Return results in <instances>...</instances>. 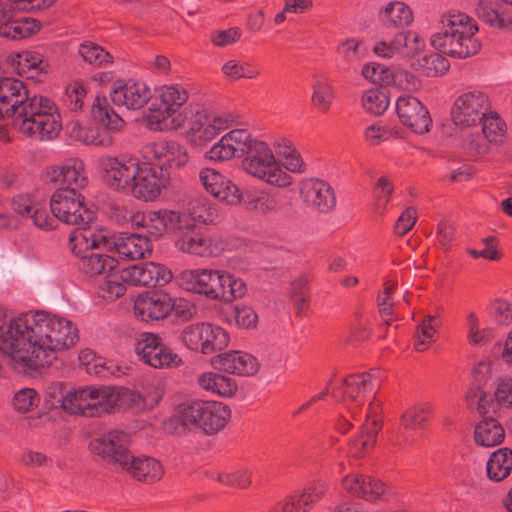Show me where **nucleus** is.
I'll return each instance as SVG.
<instances>
[{"label":"nucleus","instance_id":"52","mask_svg":"<svg viewBox=\"0 0 512 512\" xmlns=\"http://www.w3.org/2000/svg\"><path fill=\"white\" fill-rule=\"evenodd\" d=\"M439 322L436 317L428 315L416 328L414 347L417 351H425L433 342Z\"/></svg>","mask_w":512,"mask_h":512},{"label":"nucleus","instance_id":"55","mask_svg":"<svg viewBox=\"0 0 512 512\" xmlns=\"http://www.w3.org/2000/svg\"><path fill=\"white\" fill-rule=\"evenodd\" d=\"M328 491V484L322 480H316L308 484L296 498L304 512H308L311 507L320 501Z\"/></svg>","mask_w":512,"mask_h":512},{"label":"nucleus","instance_id":"24","mask_svg":"<svg viewBox=\"0 0 512 512\" xmlns=\"http://www.w3.org/2000/svg\"><path fill=\"white\" fill-rule=\"evenodd\" d=\"M133 309L138 319L149 323L169 316L174 309V303L165 292L148 291L137 296Z\"/></svg>","mask_w":512,"mask_h":512},{"label":"nucleus","instance_id":"36","mask_svg":"<svg viewBox=\"0 0 512 512\" xmlns=\"http://www.w3.org/2000/svg\"><path fill=\"white\" fill-rule=\"evenodd\" d=\"M475 12L477 17L488 26L501 31H512V12L499 7L492 0H479Z\"/></svg>","mask_w":512,"mask_h":512},{"label":"nucleus","instance_id":"28","mask_svg":"<svg viewBox=\"0 0 512 512\" xmlns=\"http://www.w3.org/2000/svg\"><path fill=\"white\" fill-rule=\"evenodd\" d=\"M300 196L309 206L321 213H328L336 206V195L329 183L326 181L310 178L302 181Z\"/></svg>","mask_w":512,"mask_h":512},{"label":"nucleus","instance_id":"58","mask_svg":"<svg viewBox=\"0 0 512 512\" xmlns=\"http://www.w3.org/2000/svg\"><path fill=\"white\" fill-rule=\"evenodd\" d=\"M430 414L428 404H419L408 408L401 416V423L406 429H420Z\"/></svg>","mask_w":512,"mask_h":512},{"label":"nucleus","instance_id":"17","mask_svg":"<svg viewBox=\"0 0 512 512\" xmlns=\"http://www.w3.org/2000/svg\"><path fill=\"white\" fill-rule=\"evenodd\" d=\"M99 167L107 184L115 190H131L139 173L137 159L120 155H105L98 160Z\"/></svg>","mask_w":512,"mask_h":512},{"label":"nucleus","instance_id":"56","mask_svg":"<svg viewBox=\"0 0 512 512\" xmlns=\"http://www.w3.org/2000/svg\"><path fill=\"white\" fill-rule=\"evenodd\" d=\"M78 53L85 62L94 66L110 63L112 59L110 54L101 46L90 41L80 44Z\"/></svg>","mask_w":512,"mask_h":512},{"label":"nucleus","instance_id":"50","mask_svg":"<svg viewBox=\"0 0 512 512\" xmlns=\"http://www.w3.org/2000/svg\"><path fill=\"white\" fill-rule=\"evenodd\" d=\"M163 338L156 333H140L134 341V352L144 364H147L150 357L155 353Z\"/></svg>","mask_w":512,"mask_h":512},{"label":"nucleus","instance_id":"16","mask_svg":"<svg viewBox=\"0 0 512 512\" xmlns=\"http://www.w3.org/2000/svg\"><path fill=\"white\" fill-rule=\"evenodd\" d=\"M105 386H86L68 391L57 402L70 414L98 417L105 414Z\"/></svg>","mask_w":512,"mask_h":512},{"label":"nucleus","instance_id":"6","mask_svg":"<svg viewBox=\"0 0 512 512\" xmlns=\"http://www.w3.org/2000/svg\"><path fill=\"white\" fill-rule=\"evenodd\" d=\"M242 168L251 177L270 186L287 188L293 184V177L285 171L272 147L261 139L242 160Z\"/></svg>","mask_w":512,"mask_h":512},{"label":"nucleus","instance_id":"14","mask_svg":"<svg viewBox=\"0 0 512 512\" xmlns=\"http://www.w3.org/2000/svg\"><path fill=\"white\" fill-rule=\"evenodd\" d=\"M130 435L122 430L104 432L90 441L89 448L92 454L101 458L106 464L115 466L120 470L131 455L129 446Z\"/></svg>","mask_w":512,"mask_h":512},{"label":"nucleus","instance_id":"7","mask_svg":"<svg viewBox=\"0 0 512 512\" xmlns=\"http://www.w3.org/2000/svg\"><path fill=\"white\" fill-rule=\"evenodd\" d=\"M174 234V248L182 254L209 258L217 257L225 250L224 241L202 231L198 225L194 224V218L187 211H183Z\"/></svg>","mask_w":512,"mask_h":512},{"label":"nucleus","instance_id":"10","mask_svg":"<svg viewBox=\"0 0 512 512\" xmlns=\"http://www.w3.org/2000/svg\"><path fill=\"white\" fill-rule=\"evenodd\" d=\"M182 344L189 350L210 355L228 347V332L208 322L193 323L185 326L180 334Z\"/></svg>","mask_w":512,"mask_h":512},{"label":"nucleus","instance_id":"46","mask_svg":"<svg viewBox=\"0 0 512 512\" xmlns=\"http://www.w3.org/2000/svg\"><path fill=\"white\" fill-rule=\"evenodd\" d=\"M335 88L325 80H316L312 85L311 105L321 113H327L335 99Z\"/></svg>","mask_w":512,"mask_h":512},{"label":"nucleus","instance_id":"51","mask_svg":"<svg viewBox=\"0 0 512 512\" xmlns=\"http://www.w3.org/2000/svg\"><path fill=\"white\" fill-rule=\"evenodd\" d=\"M480 123H482V133L490 143L499 144L503 142L507 127L497 113L487 112Z\"/></svg>","mask_w":512,"mask_h":512},{"label":"nucleus","instance_id":"41","mask_svg":"<svg viewBox=\"0 0 512 512\" xmlns=\"http://www.w3.org/2000/svg\"><path fill=\"white\" fill-rule=\"evenodd\" d=\"M218 285L215 301L224 303H231L242 298L247 290L246 284L241 278L226 270H220Z\"/></svg>","mask_w":512,"mask_h":512},{"label":"nucleus","instance_id":"25","mask_svg":"<svg viewBox=\"0 0 512 512\" xmlns=\"http://www.w3.org/2000/svg\"><path fill=\"white\" fill-rule=\"evenodd\" d=\"M47 176L52 182L63 185L60 189H73L75 192H81L89 182L85 163L77 157L49 167Z\"/></svg>","mask_w":512,"mask_h":512},{"label":"nucleus","instance_id":"30","mask_svg":"<svg viewBox=\"0 0 512 512\" xmlns=\"http://www.w3.org/2000/svg\"><path fill=\"white\" fill-rule=\"evenodd\" d=\"M29 97L24 83L15 78L0 79V119L13 117Z\"/></svg>","mask_w":512,"mask_h":512},{"label":"nucleus","instance_id":"3","mask_svg":"<svg viewBox=\"0 0 512 512\" xmlns=\"http://www.w3.org/2000/svg\"><path fill=\"white\" fill-rule=\"evenodd\" d=\"M14 128L37 141L56 138L61 129V118L55 103L42 95L29 96L12 119Z\"/></svg>","mask_w":512,"mask_h":512},{"label":"nucleus","instance_id":"19","mask_svg":"<svg viewBox=\"0 0 512 512\" xmlns=\"http://www.w3.org/2000/svg\"><path fill=\"white\" fill-rule=\"evenodd\" d=\"M170 185L171 177L168 172H163L144 161L142 165L139 164V173H137L131 191L138 199L154 201Z\"/></svg>","mask_w":512,"mask_h":512},{"label":"nucleus","instance_id":"37","mask_svg":"<svg viewBox=\"0 0 512 512\" xmlns=\"http://www.w3.org/2000/svg\"><path fill=\"white\" fill-rule=\"evenodd\" d=\"M198 386L210 393L222 398H230L237 392V382L223 373L216 371H207L197 377Z\"/></svg>","mask_w":512,"mask_h":512},{"label":"nucleus","instance_id":"61","mask_svg":"<svg viewBox=\"0 0 512 512\" xmlns=\"http://www.w3.org/2000/svg\"><path fill=\"white\" fill-rule=\"evenodd\" d=\"M254 208L264 215L282 212L285 208V197L278 193L260 196L255 200Z\"/></svg>","mask_w":512,"mask_h":512},{"label":"nucleus","instance_id":"31","mask_svg":"<svg viewBox=\"0 0 512 512\" xmlns=\"http://www.w3.org/2000/svg\"><path fill=\"white\" fill-rule=\"evenodd\" d=\"M121 471L127 472L133 479L146 484L160 481L165 474V468L158 459L145 455L136 457L132 454Z\"/></svg>","mask_w":512,"mask_h":512},{"label":"nucleus","instance_id":"1","mask_svg":"<svg viewBox=\"0 0 512 512\" xmlns=\"http://www.w3.org/2000/svg\"><path fill=\"white\" fill-rule=\"evenodd\" d=\"M77 340L76 326L64 317L37 312L8 319L0 309V351L19 372L52 364Z\"/></svg>","mask_w":512,"mask_h":512},{"label":"nucleus","instance_id":"33","mask_svg":"<svg viewBox=\"0 0 512 512\" xmlns=\"http://www.w3.org/2000/svg\"><path fill=\"white\" fill-rule=\"evenodd\" d=\"M105 414L130 408L143 409L145 398L138 392L125 387L105 386Z\"/></svg>","mask_w":512,"mask_h":512},{"label":"nucleus","instance_id":"2","mask_svg":"<svg viewBox=\"0 0 512 512\" xmlns=\"http://www.w3.org/2000/svg\"><path fill=\"white\" fill-rule=\"evenodd\" d=\"M479 26L470 15L449 10L439 15L435 31L430 36V45L437 51L418 60V67L428 77L444 75L450 63L445 55L466 59L479 53L482 43L477 37Z\"/></svg>","mask_w":512,"mask_h":512},{"label":"nucleus","instance_id":"8","mask_svg":"<svg viewBox=\"0 0 512 512\" xmlns=\"http://www.w3.org/2000/svg\"><path fill=\"white\" fill-rule=\"evenodd\" d=\"M379 387L380 380L375 372L350 375L344 380L342 394L348 405L349 417L352 420L364 418L370 402H373L379 408V405L373 399H370V397L376 395Z\"/></svg>","mask_w":512,"mask_h":512},{"label":"nucleus","instance_id":"32","mask_svg":"<svg viewBox=\"0 0 512 512\" xmlns=\"http://www.w3.org/2000/svg\"><path fill=\"white\" fill-rule=\"evenodd\" d=\"M131 273L132 285L139 286H164L172 278V272L163 264L147 262L128 267Z\"/></svg>","mask_w":512,"mask_h":512},{"label":"nucleus","instance_id":"11","mask_svg":"<svg viewBox=\"0 0 512 512\" xmlns=\"http://www.w3.org/2000/svg\"><path fill=\"white\" fill-rule=\"evenodd\" d=\"M234 122L231 114L198 111L189 122L186 140L194 148H204L221 132L232 127Z\"/></svg>","mask_w":512,"mask_h":512},{"label":"nucleus","instance_id":"64","mask_svg":"<svg viewBox=\"0 0 512 512\" xmlns=\"http://www.w3.org/2000/svg\"><path fill=\"white\" fill-rule=\"evenodd\" d=\"M194 218V224L202 223L205 225L214 224L219 220V212L215 205L206 202L200 206H195L192 210H186Z\"/></svg>","mask_w":512,"mask_h":512},{"label":"nucleus","instance_id":"29","mask_svg":"<svg viewBox=\"0 0 512 512\" xmlns=\"http://www.w3.org/2000/svg\"><path fill=\"white\" fill-rule=\"evenodd\" d=\"M211 365L218 371L238 376H252L259 370L258 360L251 354L232 350L211 358Z\"/></svg>","mask_w":512,"mask_h":512},{"label":"nucleus","instance_id":"57","mask_svg":"<svg viewBox=\"0 0 512 512\" xmlns=\"http://www.w3.org/2000/svg\"><path fill=\"white\" fill-rule=\"evenodd\" d=\"M216 480L224 485L239 489H246L252 483V471L241 468L233 471H225L217 474Z\"/></svg>","mask_w":512,"mask_h":512},{"label":"nucleus","instance_id":"5","mask_svg":"<svg viewBox=\"0 0 512 512\" xmlns=\"http://www.w3.org/2000/svg\"><path fill=\"white\" fill-rule=\"evenodd\" d=\"M231 418L230 408L219 401L194 399L176 407L175 420L188 430H198L207 436L222 431Z\"/></svg>","mask_w":512,"mask_h":512},{"label":"nucleus","instance_id":"43","mask_svg":"<svg viewBox=\"0 0 512 512\" xmlns=\"http://www.w3.org/2000/svg\"><path fill=\"white\" fill-rule=\"evenodd\" d=\"M396 57L402 59H413L424 48L425 43L421 36L412 30L399 32L392 38Z\"/></svg>","mask_w":512,"mask_h":512},{"label":"nucleus","instance_id":"15","mask_svg":"<svg viewBox=\"0 0 512 512\" xmlns=\"http://www.w3.org/2000/svg\"><path fill=\"white\" fill-rule=\"evenodd\" d=\"M142 159L163 172L170 169H182L188 165L190 154L188 149L174 140L151 142L141 149Z\"/></svg>","mask_w":512,"mask_h":512},{"label":"nucleus","instance_id":"20","mask_svg":"<svg viewBox=\"0 0 512 512\" xmlns=\"http://www.w3.org/2000/svg\"><path fill=\"white\" fill-rule=\"evenodd\" d=\"M360 424V431L348 443V454L352 458H364L375 446L378 432L381 429L378 407L370 402L369 408L361 420H354Z\"/></svg>","mask_w":512,"mask_h":512},{"label":"nucleus","instance_id":"63","mask_svg":"<svg viewBox=\"0 0 512 512\" xmlns=\"http://www.w3.org/2000/svg\"><path fill=\"white\" fill-rule=\"evenodd\" d=\"M376 205L385 209L394 193V181L389 176H380L373 188Z\"/></svg>","mask_w":512,"mask_h":512},{"label":"nucleus","instance_id":"18","mask_svg":"<svg viewBox=\"0 0 512 512\" xmlns=\"http://www.w3.org/2000/svg\"><path fill=\"white\" fill-rule=\"evenodd\" d=\"M343 489L350 495L368 503L386 502L393 495L391 488L382 480L362 473H349L341 480Z\"/></svg>","mask_w":512,"mask_h":512},{"label":"nucleus","instance_id":"35","mask_svg":"<svg viewBox=\"0 0 512 512\" xmlns=\"http://www.w3.org/2000/svg\"><path fill=\"white\" fill-rule=\"evenodd\" d=\"M187 120L184 111H176L166 106L151 107L146 116L147 127L154 131H173L182 128Z\"/></svg>","mask_w":512,"mask_h":512},{"label":"nucleus","instance_id":"45","mask_svg":"<svg viewBox=\"0 0 512 512\" xmlns=\"http://www.w3.org/2000/svg\"><path fill=\"white\" fill-rule=\"evenodd\" d=\"M512 471V450L500 448L493 452L487 462V475L490 480L499 482Z\"/></svg>","mask_w":512,"mask_h":512},{"label":"nucleus","instance_id":"21","mask_svg":"<svg viewBox=\"0 0 512 512\" xmlns=\"http://www.w3.org/2000/svg\"><path fill=\"white\" fill-rule=\"evenodd\" d=\"M182 216L181 210L160 209L132 213L130 220L133 226L143 228L151 237L158 239L166 231L174 233Z\"/></svg>","mask_w":512,"mask_h":512},{"label":"nucleus","instance_id":"49","mask_svg":"<svg viewBox=\"0 0 512 512\" xmlns=\"http://www.w3.org/2000/svg\"><path fill=\"white\" fill-rule=\"evenodd\" d=\"M399 137L398 129L383 125L381 122H374L363 131V139L371 147H377L392 138Z\"/></svg>","mask_w":512,"mask_h":512},{"label":"nucleus","instance_id":"39","mask_svg":"<svg viewBox=\"0 0 512 512\" xmlns=\"http://www.w3.org/2000/svg\"><path fill=\"white\" fill-rule=\"evenodd\" d=\"M127 285H132L129 268H118V266L105 274L104 281L99 285L101 297L113 301L123 296Z\"/></svg>","mask_w":512,"mask_h":512},{"label":"nucleus","instance_id":"12","mask_svg":"<svg viewBox=\"0 0 512 512\" xmlns=\"http://www.w3.org/2000/svg\"><path fill=\"white\" fill-rule=\"evenodd\" d=\"M490 110L491 101L488 94L475 89L465 91L456 97L450 115L455 126L470 128L477 126Z\"/></svg>","mask_w":512,"mask_h":512},{"label":"nucleus","instance_id":"54","mask_svg":"<svg viewBox=\"0 0 512 512\" xmlns=\"http://www.w3.org/2000/svg\"><path fill=\"white\" fill-rule=\"evenodd\" d=\"M181 364V357L163 340L146 365L156 369H169L179 367Z\"/></svg>","mask_w":512,"mask_h":512},{"label":"nucleus","instance_id":"34","mask_svg":"<svg viewBox=\"0 0 512 512\" xmlns=\"http://www.w3.org/2000/svg\"><path fill=\"white\" fill-rule=\"evenodd\" d=\"M110 245L120 256L129 260L143 259L152 253L150 239L140 234H129L117 239L110 238Z\"/></svg>","mask_w":512,"mask_h":512},{"label":"nucleus","instance_id":"27","mask_svg":"<svg viewBox=\"0 0 512 512\" xmlns=\"http://www.w3.org/2000/svg\"><path fill=\"white\" fill-rule=\"evenodd\" d=\"M396 112L400 122L416 134H424L430 130L432 119L429 111L414 96L399 97L396 103Z\"/></svg>","mask_w":512,"mask_h":512},{"label":"nucleus","instance_id":"44","mask_svg":"<svg viewBox=\"0 0 512 512\" xmlns=\"http://www.w3.org/2000/svg\"><path fill=\"white\" fill-rule=\"evenodd\" d=\"M474 437L478 445L493 447L503 442L505 431L497 420L486 418L477 424Z\"/></svg>","mask_w":512,"mask_h":512},{"label":"nucleus","instance_id":"53","mask_svg":"<svg viewBox=\"0 0 512 512\" xmlns=\"http://www.w3.org/2000/svg\"><path fill=\"white\" fill-rule=\"evenodd\" d=\"M188 91L176 84L164 85L159 89L161 106L181 111V107L188 101Z\"/></svg>","mask_w":512,"mask_h":512},{"label":"nucleus","instance_id":"59","mask_svg":"<svg viewBox=\"0 0 512 512\" xmlns=\"http://www.w3.org/2000/svg\"><path fill=\"white\" fill-rule=\"evenodd\" d=\"M361 74L365 79L379 85H391L394 79L390 69L378 63L364 65Z\"/></svg>","mask_w":512,"mask_h":512},{"label":"nucleus","instance_id":"38","mask_svg":"<svg viewBox=\"0 0 512 512\" xmlns=\"http://www.w3.org/2000/svg\"><path fill=\"white\" fill-rule=\"evenodd\" d=\"M380 23L388 28H405L414 21L412 9L402 1H391L378 12Z\"/></svg>","mask_w":512,"mask_h":512},{"label":"nucleus","instance_id":"13","mask_svg":"<svg viewBox=\"0 0 512 512\" xmlns=\"http://www.w3.org/2000/svg\"><path fill=\"white\" fill-rule=\"evenodd\" d=\"M260 139L246 128H234L226 132L205 153L214 162H225L248 156Z\"/></svg>","mask_w":512,"mask_h":512},{"label":"nucleus","instance_id":"60","mask_svg":"<svg viewBox=\"0 0 512 512\" xmlns=\"http://www.w3.org/2000/svg\"><path fill=\"white\" fill-rule=\"evenodd\" d=\"M467 340L472 346H481L489 341L488 330L480 327L479 318L475 312H469L466 316Z\"/></svg>","mask_w":512,"mask_h":512},{"label":"nucleus","instance_id":"9","mask_svg":"<svg viewBox=\"0 0 512 512\" xmlns=\"http://www.w3.org/2000/svg\"><path fill=\"white\" fill-rule=\"evenodd\" d=\"M50 208L55 218L65 224L78 226V229H93L86 225L93 221L94 212L85 204L81 192L57 189L51 196Z\"/></svg>","mask_w":512,"mask_h":512},{"label":"nucleus","instance_id":"62","mask_svg":"<svg viewBox=\"0 0 512 512\" xmlns=\"http://www.w3.org/2000/svg\"><path fill=\"white\" fill-rule=\"evenodd\" d=\"M39 402V395L32 388H23L15 393L13 397V407L19 413L32 411L39 405Z\"/></svg>","mask_w":512,"mask_h":512},{"label":"nucleus","instance_id":"47","mask_svg":"<svg viewBox=\"0 0 512 512\" xmlns=\"http://www.w3.org/2000/svg\"><path fill=\"white\" fill-rule=\"evenodd\" d=\"M389 104L388 93L382 89H368L361 96L362 108L372 116L382 115L388 109Z\"/></svg>","mask_w":512,"mask_h":512},{"label":"nucleus","instance_id":"22","mask_svg":"<svg viewBox=\"0 0 512 512\" xmlns=\"http://www.w3.org/2000/svg\"><path fill=\"white\" fill-rule=\"evenodd\" d=\"M221 269H185L176 276L179 286L215 301Z\"/></svg>","mask_w":512,"mask_h":512},{"label":"nucleus","instance_id":"23","mask_svg":"<svg viewBox=\"0 0 512 512\" xmlns=\"http://www.w3.org/2000/svg\"><path fill=\"white\" fill-rule=\"evenodd\" d=\"M151 96L146 83L133 79L115 81L110 92L114 105L134 111L144 107Z\"/></svg>","mask_w":512,"mask_h":512},{"label":"nucleus","instance_id":"48","mask_svg":"<svg viewBox=\"0 0 512 512\" xmlns=\"http://www.w3.org/2000/svg\"><path fill=\"white\" fill-rule=\"evenodd\" d=\"M222 73L229 79L236 81L242 78L253 80L260 76V71L252 63L239 60L229 59L222 68Z\"/></svg>","mask_w":512,"mask_h":512},{"label":"nucleus","instance_id":"42","mask_svg":"<svg viewBox=\"0 0 512 512\" xmlns=\"http://www.w3.org/2000/svg\"><path fill=\"white\" fill-rule=\"evenodd\" d=\"M41 29V23L35 18L21 17L10 19L7 22L0 23V35L10 39H23L30 37Z\"/></svg>","mask_w":512,"mask_h":512},{"label":"nucleus","instance_id":"26","mask_svg":"<svg viewBox=\"0 0 512 512\" xmlns=\"http://www.w3.org/2000/svg\"><path fill=\"white\" fill-rule=\"evenodd\" d=\"M199 180L204 189L221 202L229 205H238L243 200L240 188L213 168L201 169Z\"/></svg>","mask_w":512,"mask_h":512},{"label":"nucleus","instance_id":"4","mask_svg":"<svg viewBox=\"0 0 512 512\" xmlns=\"http://www.w3.org/2000/svg\"><path fill=\"white\" fill-rule=\"evenodd\" d=\"M69 245L88 275H105L118 266V261L105 253L112 247L110 237L102 229H77L70 234Z\"/></svg>","mask_w":512,"mask_h":512},{"label":"nucleus","instance_id":"40","mask_svg":"<svg viewBox=\"0 0 512 512\" xmlns=\"http://www.w3.org/2000/svg\"><path fill=\"white\" fill-rule=\"evenodd\" d=\"M93 120L109 131L118 132L125 127V121L110 106L104 97H96L91 108Z\"/></svg>","mask_w":512,"mask_h":512}]
</instances>
